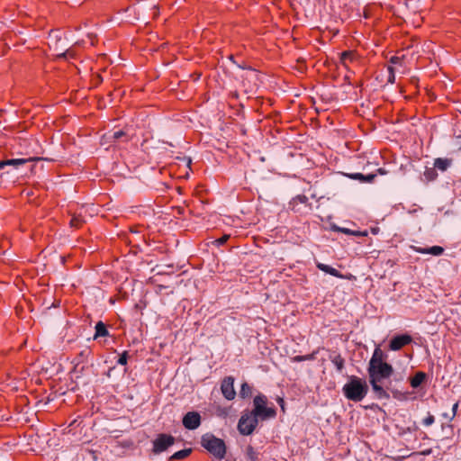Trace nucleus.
<instances>
[{"mask_svg": "<svg viewBox=\"0 0 461 461\" xmlns=\"http://www.w3.org/2000/svg\"><path fill=\"white\" fill-rule=\"evenodd\" d=\"M392 356L375 347L368 366V375H393V372H399L400 368L391 364Z\"/></svg>", "mask_w": 461, "mask_h": 461, "instance_id": "1", "label": "nucleus"}, {"mask_svg": "<svg viewBox=\"0 0 461 461\" xmlns=\"http://www.w3.org/2000/svg\"><path fill=\"white\" fill-rule=\"evenodd\" d=\"M369 383L373 392L378 399H389L390 393L398 400L406 399L407 393H402L393 385L391 376H370Z\"/></svg>", "mask_w": 461, "mask_h": 461, "instance_id": "2", "label": "nucleus"}, {"mask_svg": "<svg viewBox=\"0 0 461 461\" xmlns=\"http://www.w3.org/2000/svg\"><path fill=\"white\" fill-rule=\"evenodd\" d=\"M368 389L366 379L350 376V379L344 384L342 393L348 400L358 402L366 396Z\"/></svg>", "mask_w": 461, "mask_h": 461, "instance_id": "3", "label": "nucleus"}, {"mask_svg": "<svg viewBox=\"0 0 461 461\" xmlns=\"http://www.w3.org/2000/svg\"><path fill=\"white\" fill-rule=\"evenodd\" d=\"M201 446L216 459L221 460L226 456L227 447L224 440L212 434L206 433L203 435L201 438Z\"/></svg>", "mask_w": 461, "mask_h": 461, "instance_id": "4", "label": "nucleus"}, {"mask_svg": "<svg viewBox=\"0 0 461 461\" xmlns=\"http://www.w3.org/2000/svg\"><path fill=\"white\" fill-rule=\"evenodd\" d=\"M267 402V399L264 395H257L253 400L254 409L251 412L261 420H267L275 418L276 416V411L273 407H267L266 404Z\"/></svg>", "mask_w": 461, "mask_h": 461, "instance_id": "5", "label": "nucleus"}, {"mask_svg": "<svg viewBox=\"0 0 461 461\" xmlns=\"http://www.w3.org/2000/svg\"><path fill=\"white\" fill-rule=\"evenodd\" d=\"M258 424V420L251 411L242 413L239 423L238 430L243 436H249L253 433Z\"/></svg>", "mask_w": 461, "mask_h": 461, "instance_id": "6", "label": "nucleus"}, {"mask_svg": "<svg viewBox=\"0 0 461 461\" xmlns=\"http://www.w3.org/2000/svg\"><path fill=\"white\" fill-rule=\"evenodd\" d=\"M175 441L176 438L172 435L160 433L153 440L152 452L154 454H160L166 451L169 447L173 446Z\"/></svg>", "mask_w": 461, "mask_h": 461, "instance_id": "7", "label": "nucleus"}, {"mask_svg": "<svg viewBox=\"0 0 461 461\" xmlns=\"http://www.w3.org/2000/svg\"><path fill=\"white\" fill-rule=\"evenodd\" d=\"M183 425L187 429H195L201 424V415L197 411H188L183 418Z\"/></svg>", "mask_w": 461, "mask_h": 461, "instance_id": "8", "label": "nucleus"}, {"mask_svg": "<svg viewBox=\"0 0 461 461\" xmlns=\"http://www.w3.org/2000/svg\"><path fill=\"white\" fill-rule=\"evenodd\" d=\"M412 338L408 334L397 335L392 338L388 347L390 350L397 351L404 346L410 344Z\"/></svg>", "mask_w": 461, "mask_h": 461, "instance_id": "9", "label": "nucleus"}, {"mask_svg": "<svg viewBox=\"0 0 461 461\" xmlns=\"http://www.w3.org/2000/svg\"><path fill=\"white\" fill-rule=\"evenodd\" d=\"M74 374H93L95 372L93 363L88 360L77 359L71 371Z\"/></svg>", "mask_w": 461, "mask_h": 461, "instance_id": "10", "label": "nucleus"}, {"mask_svg": "<svg viewBox=\"0 0 461 461\" xmlns=\"http://www.w3.org/2000/svg\"><path fill=\"white\" fill-rule=\"evenodd\" d=\"M325 357H328V360L332 364V366L335 367V371L338 373L342 372L344 367V358L341 357L339 354L337 352H330L328 350H324V354L322 356L323 358Z\"/></svg>", "mask_w": 461, "mask_h": 461, "instance_id": "11", "label": "nucleus"}, {"mask_svg": "<svg viewBox=\"0 0 461 461\" xmlns=\"http://www.w3.org/2000/svg\"><path fill=\"white\" fill-rule=\"evenodd\" d=\"M221 392L227 400L234 399L236 392L233 387V377L226 376L221 383Z\"/></svg>", "mask_w": 461, "mask_h": 461, "instance_id": "12", "label": "nucleus"}, {"mask_svg": "<svg viewBox=\"0 0 461 461\" xmlns=\"http://www.w3.org/2000/svg\"><path fill=\"white\" fill-rule=\"evenodd\" d=\"M398 357V359H394V357H392V361H390L393 366H397L400 368L399 370H401L399 372H393V375H401L407 372V368L410 363L408 356L403 354L399 355Z\"/></svg>", "mask_w": 461, "mask_h": 461, "instance_id": "13", "label": "nucleus"}, {"mask_svg": "<svg viewBox=\"0 0 461 461\" xmlns=\"http://www.w3.org/2000/svg\"><path fill=\"white\" fill-rule=\"evenodd\" d=\"M104 137L109 140V141H116V140H121L122 138H125V141H128L129 140V130L126 128V129H123V130H118V131H111V132H108L104 135Z\"/></svg>", "mask_w": 461, "mask_h": 461, "instance_id": "14", "label": "nucleus"}, {"mask_svg": "<svg viewBox=\"0 0 461 461\" xmlns=\"http://www.w3.org/2000/svg\"><path fill=\"white\" fill-rule=\"evenodd\" d=\"M34 158H11V159H5L0 161V169H3L5 166H13L14 167H18L29 161L35 160Z\"/></svg>", "mask_w": 461, "mask_h": 461, "instance_id": "15", "label": "nucleus"}, {"mask_svg": "<svg viewBox=\"0 0 461 461\" xmlns=\"http://www.w3.org/2000/svg\"><path fill=\"white\" fill-rule=\"evenodd\" d=\"M413 250L420 254H430L433 256H440L444 252V249L440 246H432L429 248L413 247Z\"/></svg>", "mask_w": 461, "mask_h": 461, "instance_id": "16", "label": "nucleus"}, {"mask_svg": "<svg viewBox=\"0 0 461 461\" xmlns=\"http://www.w3.org/2000/svg\"><path fill=\"white\" fill-rule=\"evenodd\" d=\"M47 381L49 382V385L55 390L56 393H59L60 394H64L66 393L67 391L68 390H74L76 385H74L73 382L71 383V386H67L66 388H64L63 386L61 385H59V384L57 383V380L56 379H53L52 376H50L47 378Z\"/></svg>", "mask_w": 461, "mask_h": 461, "instance_id": "17", "label": "nucleus"}, {"mask_svg": "<svg viewBox=\"0 0 461 461\" xmlns=\"http://www.w3.org/2000/svg\"><path fill=\"white\" fill-rule=\"evenodd\" d=\"M101 337H110V332L103 321H98L95 326V334L93 339L95 340Z\"/></svg>", "mask_w": 461, "mask_h": 461, "instance_id": "18", "label": "nucleus"}, {"mask_svg": "<svg viewBox=\"0 0 461 461\" xmlns=\"http://www.w3.org/2000/svg\"><path fill=\"white\" fill-rule=\"evenodd\" d=\"M347 176L350 179L359 180L360 182H366V183H372L376 176L375 174L363 175L361 173L348 174Z\"/></svg>", "mask_w": 461, "mask_h": 461, "instance_id": "19", "label": "nucleus"}, {"mask_svg": "<svg viewBox=\"0 0 461 461\" xmlns=\"http://www.w3.org/2000/svg\"><path fill=\"white\" fill-rule=\"evenodd\" d=\"M452 164V159L438 158L434 161L435 169H438L442 172L446 171Z\"/></svg>", "mask_w": 461, "mask_h": 461, "instance_id": "20", "label": "nucleus"}, {"mask_svg": "<svg viewBox=\"0 0 461 461\" xmlns=\"http://www.w3.org/2000/svg\"><path fill=\"white\" fill-rule=\"evenodd\" d=\"M317 267L327 273V274H330V276H336V277H339V278H342L343 276L334 267L329 266V265H326V264H323V263H318L317 264Z\"/></svg>", "mask_w": 461, "mask_h": 461, "instance_id": "21", "label": "nucleus"}, {"mask_svg": "<svg viewBox=\"0 0 461 461\" xmlns=\"http://www.w3.org/2000/svg\"><path fill=\"white\" fill-rule=\"evenodd\" d=\"M192 453V448H185L175 452L171 456L170 460H182L188 457Z\"/></svg>", "mask_w": 461, "mask_h": 461, "instance_id": "22", "label": "nucleus"}, {"mask_svg": "<svg viewBox=\"0 0 461 461\" xmlns=\"http://www.w3.org/2000/svg\"><path fill=\"white\" fill-rule=\"evenodd\" d=\"M424 177L427 181H433L438 177V173L435 167H426L424 171Z\"/></svg>", "mask_w": 461, "mask_h": 461, "instance_id": "23", "label": "nucleus"}, {"mask_svg": "<svg viewBox=\"0 0 461 461\" xmlns=\"http://www.w3.org/2000/svg\"><path fill=\"white\" fill-rule=\"evenodd\" d=\"M240 394L242 398L250 397L252 394V388L247 384H241Z\"/></svg>", "mask_w": 461, "mask_h": 461, "instance_id": "24", "label": "nucleus"}, {"mask_svg": "<svg viewBox=\"0 0 461 461\" xmlns=\"http://www.w3.org/2000/svg\"><path fill=\"white\" fill-rule=\"evenodd\" d=\"M246 455L248 458L251 461H258V454L256 452L255 448L252 446H248L246 450Z\"/></svg>", "mask_w": 461, "mask_h": 461, "instance_id": "25", "label": "nucleus"}, {"mask_svg": "<svg viewBox=\"0 0 461 461\" xmlns=\"http://www.w3.org/2000/svg\"><path fill=\"white\" fill-rule=\"evenodd\" d=\"M427 376H411L410 383L413 388L419 387L426 379Z\"/></svg>", "mask_w": 461, "mask_h": 461, "instance_id": "26", "label": "nucleus"}, {"mask_svg": "<svg viewBox=\"0 0 461 461\" xmlns=\"http://www.w3.org/2000/svg\"><path fill=\"white\" fill-rule=\"evenodd\" d=\"M83 222V220L81 219V217L78 215V216H73L72 219L70 220V225L72 227H78L80 226V224Z\"/></svg>", "mask_w": 461, "mask_h": 461, "instance_id": "27", "label": "nucleus"}, {"mask_svg": "<svg viewBox=\"0 0 461 461\" xmlns=\"http://www.w3.org/2000/svg\"><path fill=\"white\" fill-rule=\"evenodd\" d=\"M388 70V83H394V80H395V75H394V68L393 67H388L387 68Z\"/></svg>", "mask_w": 461, "mask_h": 461, "instance_id": "28", "label": "nucleus"}, {"mask_svg": "<svg viewBox=\"0 0 461 461\" xmlns=\"http://www.w3.org/2000/svg\"><path fill=\"white\" fill-rule=\"evenodd\" d=\"M128 360V353L127 351H124L118 358L117 363L119 365L124 366L127 364Z\"/></svg>", "mask_w": 461, "mask_h": 461, "instance_id": "29", "label": "nucleus"}, {"mask_svg": "<svg viewBox=\"0 0 461 461\" xmlns=\"http://www.w3.org/2000/svg\"><path fill=\"white\" fill-rule=\"evenodd\" d=\"M435 421V418L433 415L431 414H429L424 420H423V424L425 426H430L431 424H433Z\"/></svg>", "mask_w": 461, "mask_h": 461, "instance_id": "30", "label": "nucleus"}, {"mask_svg": "<svg viewBox=\"0 0 461 461\" xmlns=\"http://www.w3.org/2000/svg\"><path fill=\"white\" fill-rule=\"evenodd\" d=\"M338 230L346 233V234H353V235H365L364 233H360L359 231H351L346 228H338Z\"/></svg>", "mask_w": 461, "mask_h": 461, "instance_id": "31", "label": "nucleus"}, {"mask_svg": "<svg viewBox=\"0 0 461 461\" xmlns=\"http://www.w3.org/2000/svg\"><path fill=\"white\" fill-rule=\"evenodd\" d=\"M74 52L71 50H67L65 52L59 55V58L67 59L68 57H74Z\"/></svg>", "mask_w": 461, "mask_h": 461, "instance_id": "32", "label": "nucleus"}, {"mask_svg": "<svg viewBox=\"0 0 461 461\" xmlns=\"http://www.w3.org/2000/svg\"><path fill=\"white\" fill-rule=\"evenodd\" d=\"M390 62L394 65H402V59L397 56H393L391 58Z\"/></svg>", "mask_w": 461, "mask_h": 461, "instance_id": "33", "label": "nucleus"}, {"mask_svg": "<svg viewBox=\"0 0 461 461\" xmlns=\"http://www.w3.org/2000/svg\"><path fill=\"white\" fill-rule=\"evenodd\" d=\"M316 353H312L311 355H307V356H298V357H295V360H298V361H302V360H305V359H312L313 358L314 355Z\"/></svg>", "mask_w": 461, "mask_h": 461, "instance_id": "34", "label": "nucleus"}, {"mask_svg": "<svg viewBox=\"0 0 461 461\" xmlns=\"http://www.w3.org/2000/svg\"><path fill=\"white\" fill-rule=\"evenodd\" d=\"M352 52L350 51H344L341 53V61L345 62L347 59L351 58Z\"/></svg>", "mask_w": 461, "mask_h": 461, "instance_id": "35", "label": "nucleus"}, {"mask_svg": "<svg viewBox=\"0 0 461 461\" xmlns=\"http://www.w3.org/2000/svg\"><path fill=\"white\" fill-rule=\"evenodd\" d=\"M228 239H229V235H223L221 238L216 240L215 242L218 245H222V244H224L228 240Z\"/></svg>", "mask_w": 461, "mask_h": 461, "instance_id": "36", "label": "nucleus"}, {"mask_svg": "<svg viewBox=\"0 0 461 461\" xmlns=\"http://www.w3.org/2000/svg\"><path fill=\"white\" fill-rule=\"evenodd\" d=\"M457 408H458V402H456L452 408L453 414H452L451 419H453L456 415Z\"/></svg>", "mask_w": 461, "mask_h": 461, "instance_id": "37", "label": "nucleus"}, {"mask_svg": "<svg viewBox=\"0 0 461 461\" xmlns=\"http://www.w3.org/2000/svg\"><path fill=\"white\" fill-rule=\"evenodd\" d=\"M297 198L303 203H304L308 201V198L305 195H299Z\"/></svg>", "mask_w": 461, "mask_h": 461, "instance_id": "38", "label": "nucleus"}, {"mask_svg": "<svg viewBox=\"0 0 461 461\" xmlns=\"http://www.w3.org/2000/svg\"><path fill=\"white\" fill-rule=\"evenodd\" d=\"M377 172H378L380 175H384V174H386V171H385L384 168H378V169H377Z\"/></svg>", "mask_w": 461, "mask_h": 461, "instance_id": "39", "label": "nucleus"}, {"mask_svg": "<svg viewBox=\"0 0 461 461\" xmlns=\"http://www.w3.org/2000/svg\"><path fill=\"white\" fill-rule=\"evenodd\" d=\"M184 159L186 160V164L189 167L191 165V162H192L191 158H185Z\"/></svg>", "mask_w": 461, "mask_h": 461, "instance_id": "40", "label": "nucleus"}, {"mask_svg": "<svg viewBox=\"0 0 461 461\" xmlns=\"http://www.w3.org/2000/svg\"><path fill=\"white\" fill-rule=\"evenodd\" d=\"M278 402L281 404L282 409L284 410V400L282 398H279Z\"/></svg>", "mask_w": 461, "mask_h": 461, "instance_id": "41", "label": "nucleus"}, {"mask_svg": "<svg viewBox=\"0 0 461 461\" xmlns=\"http://www.w3.org/2000/svg\"><path fill=\"white\" fill-rule=\"evenodd\" d=\"M414 375H426V374H425L424 372L418 371V372H416Z\"/></svg>", "mask_w": 461, "mask_h": 461, "instance_id": "42", "label": "nucleus"}, {"mask_svg": "<svg viewBox=\"0 0 461 461\" xmlns=\"http://www.w3.org/2000/svg\"><path fill=\"white\" fill-rule=\"evenodd\" d=\"M430 452H431V450H428V451H424V452H422V454H423V455H429V454H430Z\"/></svg>", "mask_w": 461, "mask_h": 461, "instance_id": "43", "label": "nucleus"}, {"mask_svg": "<svg viewBox=\"0 0 461 461\" xmlns=\"http://www.w3.org/2000/svg\"><path fill=\"white\" fill-rule=\"evenodd\" d=\"M36 383L37 384H41V380L40 379V377L38 376L37 380H36Z\"/></svg>", "mask_w": 461, "mask_h": 461, "instance_id": "44", "label": "nucleus"}, {"mask_svg": "<svg viewBox=\"0 0 461 461\" xmlns=\"http://www.w3.org/2000/svg\"><path fill=\"white\" fill-rule=\"evenodd\" d=\"M68 378H70V376H64L65 380H67Z\"/></svg>", "mask_w": 461, "mask_h": 461, "instance_id": "45", "label": "nucleus"}, {"mask_svg": "<svg viewBox=\"0 0 461 461\" xmlns=\"http://www.w3.org/2000/svg\"><path fill=\"white\" fill-rule=\"evenodd\" d=\"M58 381H59V382H61V381H62V378H61V377H59Z\"/></svg>", "mask_w": 461, "mask_h": 461, "instance_id": "46", "label": "nucleus"}]
</instances>
